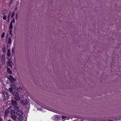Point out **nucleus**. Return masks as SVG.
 I'll list each match as a JSON object with an SVG mask.
<instances>
[{
	"label": "nucleus",
	"instance_id": "f257e3e1",
	"mask_svg": "<svg viewBox=\"0 0 121 121\" xmlns=\"http://www.w3.org/2000/svg\"><path fill=\"white\" fill-rule=\"evenodd\" d=\"M16 114L19 116L17 117V119L19 120H21L23 118V117L22 115L23 114V112L20 110L17 111L16 112Z\"/></svg>",
	"mask_w": 121,
	"mask_h": 121
},
{
	"label": "nucleus",
	"instance_id": "f03ea898",
	"mask_svg": "<svg viewBox=\"0 0 121 121\" xmlns=\"http://www.w3.org/2000/svg\"><path fill=\"white\" fill-rule=\"evenodd\" d=\"M12 58H8L7 59V65H8V66H9L11 68L13 67L12 65H13V64L12 61Z\"/></svg>",
	"mask_w": 121,
	"mask_h": 121
},
{
	"label": "nucleus",
	"instance_id": "7ed1b4c3",
	"mask_svg": "<svg viewBox=\"0 0 121 121\" xmlns=\"http://www.w3.org/2000/svg\"><path fill=\"white\" fill-rule=\"evenodd\" d=\"M10 114L11 115V118L14 120H17L16 116L15 115V111L12 110H11L10 112Z\"/></svg>",
	"mask_w": 121,
	"mask_h": 121
},
{
	"label": "nucleus",
	"instance_id": "20e7f679",
	"mask_svg": "<svg viewBox=\"0 0 121 121\" xmlns=\"http://www.w3.org/2000/svg\"><path fill=\"white\" fill-rule=\"evenodd\" d=\"M7 78L11 83L13 84L16 81V79L11 75H9V76H8Z\"/></svg>",
	"mask_w": 121,
	"mask_h": 121
},
{
	"label": "nucleus",
	"instance_id": "39448f33",
	"mask_svg": "<svg viewBox=\"0 0 121 121\" xmlns=\"http://www.w3.org/2000/svg\"><path fill=\"white\" fill-rule=\"evenodd\" d=\"M20 103L21 104L23 105H26L27 104V101L25 99H22L20 101Z\"/></svg>",
	"mask_w": 121,
	"mask_h": 121
},
{
	"label": "nucleus",
	"instance_id": "423d86ee",
	"mask_svg": "<svg viewBox=\"0 0 121 121\" xmlns=\"http://www.w3.org/2000/svg\"><path fill=\"white\" fill-rule=\"evenodd\" d=\"M11 102L12 105L13 106H16L17 104L16 101L15 100H13L11 101Z\"/></svg>",
	"mask_w": 121,
	"mask_h": 121
},
{
	"label": "nucleus",
	"instance_id": "0eeeda50",
	"mask_svg": "<svg viewBox=\"0 0 121 121\" xmlns=\"http://www.w3.org/2000/svg\"><path fill=\"white\" fill-rule=\"evenodd\" d=\"M18 95L15 96L14 97V98L17 101L20 100L21 99V98Z\"/></svg>",
	"mask_w": 121,
	"mask_h": 121
},
{
	"label": "nucleus",
	"instance_id": "6e6552de",
	"mask_svg": "<svg viewBox=\"0 0 121 121\" xmlns=\"http://www.w3.org/2000/svg\"><path fill=\"white\" fill-rule=\"evenodd\" d=\"M12 94L14 96H15L19 95V94L17 92H13L12 93Z\"/></svg>",
	"mask_w": 121,
	"mask_h": 121
},
{
	"label": "nucleus",
	"instance_id": "1a4fd4ad",
	"mask_svg": "<svg viewBox=\"0 0 121 121\" xmlns=\"http://www.w3.org/2000/svg\"><path fill=\"white\" fill-rule=\"evenodd\" d=\"M8 96L9 95L7 92L3 95V96H4L6 99H8Z\"/></svg>",
	"mask_w": 121,
	"mask_h": 121
},
{
	"label": "nucleus",
	"instance_id": "9d476101",
	"mask_svg": "<svg viewBox=\"0 0 121 121\" xmlns=\"http://www.w3.org/2000/svg\"><path fill=\"white\" fill-rule=\"evenodd\" d=\"M7 71L8 72V73L10 74H11L12 73L10 69L9 68H7Z\"/></svg>",
	"mask_w": 121,
	"mask_h": 121
},
{
	"label": "nucleus",
	"instance_id": "9b49d317",
	"mask_svg": "<svg viewBox=\"0 0 121 121\" xmlns=\"http://www.w3.org/2000/svg\"><path fill=\"white\" fill-rule=\"evenodd\" d=\"M14 109L16 111H18V110L19 109V107L16 106H14Z\"/></svg>",
	"mask_w": 121,
	"mask_h": 121
},
{
	"label": "nucleus",
	"instance_id": "f8f14e48",
	"mask_svg": "<svg viewBox=\"0 0 121 121\" xmlns=\"http://www.w3.org/2000/svg\"><path fill=\"white\" fill-rule=\"evenodd\" d=\"M13 28L12 24V22H10L9 26V29L10 30H12Z\"/></svg>",
	"mask_w": 121,
	"mask_h": 121
},
{
	"label": "nucleus",
	"instance_id": "ddd939ff",
	"mask_svg": "<svg viewBox=\"0 0 121 121\" xmlns=\"http://www.w3.org/2000/svg\"><path fill=\"white\" fill-rule=\"evenodd\" d=\"M1 59L2 60H5V56L4 54H3L1 57Z\"/></svg>",
	"mask_w": 121,
	"mask_h": 121
},
{
	"label": "nucleus",
	"instance_id": "4468645a",
	"mask_svg": "<svg viewBox=\"0 0 121 121\" xmlns=\"http://www.w3.org/2000/svg\"><path fill=\"white\" fill-rule=\"evenodd\" d=\"M7 13V10H3L2 12V14L3 15H4L6 14Z\"/></svg>",
	"mask_w": 121,
	"mask_h": 121
},
{
	"label": "nucleus",
	"instance_id": "2eb2a0df",
	"mask_svg": "<svg viewBox=\"0 0 121 121\" xmlns=\"http://www.w3.org/2000/svg\"><path fill=\"white\" fill-rule=\"evenodd\" d=\"M5 49L6 48L4 46L3 47L2 50L3 52L4 53H6Z\"/></svg>",
	"mask_w": 121,
	"mask_h": 121
},
{
	"label": "nucleus",
	"instance_id": "dca6fc26",
	"mask_svg": "<svg viewBox=\"0 0 121 121\" xmlns=\"http://www.w3.org/2000/svg\"><path fill=\"white\" fill-rule=\"evenodd\" d=\"M11 11L8 14V20L9 21V19H10V15H11Z\"/></svg>",
	"mask_w": 121,
	"mask_h": 121
},
{
	"label": "nucleus",
	"instance_id": "f3484780",
	"mask_svg": "<svg viewBox=\"0 0 121 121\" xmlns=\"http://www.w3.org/2000/svg\"><path fill=\"white\" fill-rule=\"evenodd\" d=\"M7 55L9 56H10V52L9 50L8 49L7 50Z\"/></svg>",
	"mask_w": 121,
	"mask_h": 121
},
{
	"label": "nucleus",
	"instance_id": "a211bd4d",
	"mask_svg": "<svg viewBox=\"0 0 121 121\" xmlns=\"http://www.w3.org/2000/svg\"><path fill=\"white\" fill-rule=\"evenodd\" d=\"M8 43H11V39L10 38H9L8 39Z\"/></svg>",
	"mask_w": 121,
	"mask_h": 121
},
{
	"label": "nucleus",
	"instance_id": "6ab92c4d",
	"mask_svg": "<svg viewBox=\"0 0 121 121\" xmlns=\"http://www.w3.org/2000/svg\"><path fill=\"white\" fill-rule=\"evenodd\" d=\"M5 114L6 116H7L8 114V110H6L5 111Z\"/></svg>",
	"mask_w": 121,
	"mask_h": 121
},
{
	"label": "nucleus",
	"instance_id": "aec40b11",
	"mask_svg": "<svg viewBox=\"0 0 121 121\" xmlns=\"http://www.w3.org/2000/svg\"><path fill=\"white\" fill-rule=\"evenodd\" d=\"M15 14V13L13 11H12V13L11 14V17L13 18Z\"/></svg>",
	"mask_w": 121,
	"mask_h": 121
},
{
	"label": "nucleus",
	"instance_id": "412c9836",
	"mask_svg": "<svg viewBox=\"0 0 121 121\" xmlns=\"http://www.w3.org/2000/svg\"><path fill=\"white\" fill-rule=\"evenodd\" d=\"M9 91L10 92H12V91H13V89L12 88L10 87V88H9Z\"/></svg>",
	"mask_w": 121,
	"mask_h": 121
},
{
	"label": "nucleus",
	"instance_id": "4be33fe9",
	"mask_svg": "<svg viewBox=\"0 0 121 121\" xmlns=\"http://www.w3.org/2000/svg\"><path fill=\"white\" fill-rule=\"evenodd\" d=\"M10 86L11 87V88H13L14 89L15 88V86H14L13 85L11 84L10 85Z\"/></svg>",
	"mask_w": 121,
	"mask_h": 121
},
{
	"label": "nucleus",
	"instance_id": "5701e85b",
	"mask_svg": "<svg viewBox=\"0 0 121 121\" xmlns=\"http://www.w3.org/2000/svg\"><path fill=\"white\" fill-rule=\"evenodd\" d=\"M2 93L3 94L2 95L3 96V95L5 93H6V92L4 90L3 91Z\"/></svg>",
	"mask_w": 121,
	"mask_h": 121
},
{
	"label": "nucleus",
	"instance_id": "b1692460",
	"mask_svg": "<svg viewBox=\"0 0 121 121\" xmlns=\"http://www.w3.org/2000/svg\"><path fill=\"white\" fill-rule=\"evenodd\" d=\"M5 62V60H2V65H4V63Z\"/></svg>",
	"mask_w": 121,
	"mask_h": 121
},
{
	"label": "nucleus",
	"instance_id": "393cba45",
	"mask_svg": "<svg viewBox=\"0 0 121 121\" xmlns=\"http://www.w3.org/2000/svg\"><path fill=\"white\" fill-rule=\"evenodd\" d=\"M60 119V118L59 117H56L55 118V120H56L57 121L59 120Z\"/></svg>",
	"mask_w": 121,
	"mask_h": 121
},
{
	"label": "nucleus",
	"instance_id": "a878e982",
	"mask_svg": "<svg viewBox=\"0 0 121 121\" xmlns=\"http://www.w3.org/2000/svg\"><path fill=\"white\" fill-rule=\"evenodd\" d=\"M5 34V33H4L3 32L2 34V35H1V37L2 38H3L4 37V35Z\"/></svg>",
	"mask_w": 121,
	"mask_h": 121
},
{
	"label": "nucleus",
	"instance_id": "bb28decb",
	"mask_svg": "<svg viewBox=\"0 0 121 121\" xmlns=\"http://www.w3.org/2000/svg\"><path fill=\"white\" fill-rule=\"evenodd\" d=\"M13 2L12 0H11L10 1V2H9V7H10V5L11 4L12 2Z\"/></svg>",
	"mask_w": 121,
	"mask_h": 121
},
{
	"label": "nucleus",
	"instance_id": "cd10ccee",
	"mask_svg": "<svg viewBox=\"0 0 121 121\" xmlns=\"http://www.w3.org/2000/svg\"><path fill=\"white\" fill-rule=\"evenodd\" d=\"M15 22V21L14 19V18H13L10 22H12H12H13V23H14Z\"/></svg>",
	"mask_w": 121,
	"mask_h": 121
},
{
	"label": "nucleus",
	"instance_id": "c85d7f7f",
	"mask_svg": "<svg viewBox=\"0 0 121 121\" xmlns=\"http://www.w3.org/2000/svg\"><path fill=\"white\" fill-rule=\"evenodd\" d=\"M7 16L5 15H4L3 18V19L4 20H6V19Z\"/></svg>",
	"mask_w": 121,
	"mask_h": 121
},
{
	"label": "nucleus",
	"instance_id": "c756f323",
	"mask_svg": "<svg viewBox=\"0 0 121 121\" xmlns=\"http://www.w3.org/2000/svg\"><path fill=\"white\" fill-rule=\"evenodd\" d=\"M17 6H15V10H17Z\"/></svg>",
	"mask_w": 121,
	"mask_h": 121
},
{
	"label": "nucleus",
	"instance_id": "7c9ffc66",
	"mask_svg": "<svg viewBox=\"0 0 121 121\" xmlns=\"http://www.w3.org/2000/svg\"><path fill=\"white\" fill-rule=\"evenodd\" d=\"M10 35H12V30H10Z\"/></svg>",
	"mask_w": 121,
	"mask_h": 121
},
{
	"label": "nucleus",
	"instance_id": "2f4dec72",
	"mask_svg": "<svg viewBox=\"0 0 121 121\" xmlns=\"http://www.w3.org/2000/svg\"><path fill=\"white\" fill-rule=\"evenodd\" d=\"M14 89H15V90H17L18 89V88L16 86H15V88H14Z\"/></svg>",
	"mask_w": 121,
	"mask_h": 121
},
{
	"label": "nucleus",
	"instance_id": "473e14b6",
	"mask_svg": "<svg viewBox=\"0 0 121 121\" xmlns=\"http://www.w3.org/2000/svg\"><path fill=\"white\" fill-rule=\"evenodd\" d=\"M3 119L2 118H0V121H3Z\"/></svg>",
	"mask_w": 121,
	"mask_h": 121
},
{
	"label": "nucleus",
	"instance_id": "72a5a7b5",
	"mask_svg": "<svg viewBox=\"0 0 121 121\" xmlns=\"http://www.w3.org/2000/svg\"><path fill=\"white\" fill-rule=\"evenodd\" d=\"M7 121H12V120H8Z\"/></svg>",
	"mask_w": 121,
	"mask_h": 121
},
{
	"label": "nucleus",
	"instance_id": "f704fd0d",
	"mask_svg": "<svg viewBox=\"0 0 121 121\" xmlns=\"http://www.w3.org/2000/svg\"><path fill=\"white\" fill-rule=\"evenodd\" d=\"M62 117H63L62 119H63L64 118V117H64L63 116H62Z\"/></svg>",
	"mask_w": 121,
	"mask_h": 121
},
{
	"label": "nucleus",
	"instance_id": "c9c22d12",
	"mask_svg": "<svg viewBox=\"0 0 121 121\" xmlns=\"http://www.w3.org/2000/svg\"><path fill=\"white\" fill-rule=\"evenodd\" d=\"M17 18V14L16 15V17L15 18L16 19Z\"/></svg>",
	"mask_w": 121,
	"mask_h": 121
}]
</instances>
